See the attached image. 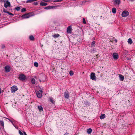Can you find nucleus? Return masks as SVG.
I'll list each match as a JSON object with an SVG mask.
<instances>
[{
  "label": "nucleus",
  "mask_w": 135,
  "mask_h": 135,
  "mask_svg": "<svg viewBox=\"0 0 135 135\" xmlns=\"http://www.w3.org/2000/svg\"><path fill=\"white\" fill-rule=\"evenodd\" d=\"M92 131V129L91 128H89L88 129L86 132L87 133L89 134H90Z\"/></svg>",
  "instance_id": "obj_19"
},
{
  "label": "nucleus",
  "mask_w": 135,
  "mask_h": 135,
  "mask_svg": "<svg viewBox=\"0 0 135 135\" xmlns=\"http://www.w3.org/2000/svg\"><path fill=\"white\" fill-rule=\"evenodd\" d=\"M60 2L59 0H56L54 1H53L54 2Z\"/></svg>",
  "instance_id": "obj_38"
},
{
  "label": "nucleus",
  "mask_w": 135,
  "mask_h": 135,
  "mask_svg": "<svg viewBox=\"0 0 135 135\" xmlns=\"http://www.w3.org/2000/svg\"><path fill=\"white\" fill-rule=\"evenodd\" d=\"M9 121H10L13 124V122L10 119H9Z\"/></svg>",
  "instance_id": "obj_43"
},
{
  "label": "nucleus",
  "mask_w": 135,
  "mask_h": 135,
  "mask_svg": "<svg viewBox=\"0 0 135 135\" xmlns=\"http://www.w3.org/2000/svg\"><path fill=\"white\" fill-rule=\"evenodd\" d=\"M0 124H1V125L3 126V127H4V123L2 121H0Z\"/></svg>",
  "instance_id": "obj_30"
},
{
  "label": "nucleus",
  "mask_w": 135,
  "mask_h": 135,
  "mask_svg": "<svg viewBox=\"0 0 135 135\" xmlns=\"http://www.w3.org/2000/svg\"><path fill=\"white\" fill-rule=\"evenodd\" d=\"M113 58L115 60H117L118 59V54L117 53H113Z\"/></svg>",
  "instance_id": "obj_7"
},
{
  "label": "nucleus",
  "mask_w": 135,
  "mask_h": 135,
  "mask_svg": "<svg viewBox=\"0 0 135 135\" xmlns=\"http://www.w3.org/2000/svg\"><path fill=\"white\" fill-rule=\"evenodd\" d=\"M129 14V12L127 11H125L122 13V15L123 17H126L128 16Z\"/></svg>",
  "instance_id": "obj_4"
},
{
  "label": "nucleus",
  "mask_w": 135,
  "mask_h": 135,
  "mask_svg": "<svg viewBox=\"0 0 135 135\" xmlns=\"http://www.w3.org/2000/svg\"><path fill=\"white\" fill-rule=\"evenodd\" d=\"M49 100L52 103H54L55 102L54 100H53V98L52 97H50L49 98Z\"/></svg>",
  "instance_id": "obj_14"
},
{
  "label": "nucleus",
  "mask_w": 135,
  "mask_h": 135,
  "mask_svg": "<svg viewBox=\"0 0 135 135\" xmlns=\"http://www.w3.org/2000/svg\"><path fill=\"white\" fill-rule=\"evenodd\" d=\"M34 65L35 66L37 67H38V63L36 62H35L34 63Z\"/></svg>",
  "instance_id": "obj_28"
},
{
  "label": "nucleus",
  "mask_w": 135,
  "mask_h": 135,
  "mask_svg": "<svg viewBox=\"0 0 135 135\" xmlns=\"http://www.w3.org/2000/svg\"><path fill=\"white\" fill-rule=\"evenodd\" d=\"M129 0V1L131 2H133L135 1V0Z\"/></svg>",
  "instance_id": "obj_42"
},
{
  "label": "nucleus",
  "mask_w": 135,
  "mask_h": 135,
  "mask_svg": "<svg viewBox=\"0 0 135 135\" xmlns=\"http://www.w3.org/2000/svg\"><path fill=\"white\" fill-rule=\"evenodd\" d=\"M19 133L20 135H23V133L20 130L19 131Z\"/></svg>",
  "instance_id": "obj_36"
},
{
  "label": "nucleus",
  "mask_w": 135,
  "mask_h": 135,
  "mask_svg": "<svg viewBox=\"0 0 135 135\" xmlns=\"http://www.w3.org/2000/svg\"><path fill=\"white\" fill-rule=\"evenodd\" d=\"M114 41H115V42H117V40L116 39L115 40H114Z\"/></svg>",
  "instance_id": "obj_45"
},
{
  "label": "nucleus",
  "mask_w": 135,
  "mask_h": 135,
  "mask_svg": "<svg viewBox=\"0 0 135 135\" xmlns=\"http://www.w3.org/2000/svg\"><path fill=\"white\" fill-rule=\"evenodd\" d=\"M83 23L84 24H86V22L85 20V19L83 18Z\"/></svg>",
  "instance_id": "obj_34"
},
{
  "label": "nucleus",
  "mask_w": 135,
  "mask_h": 135,
  "mask_svg": "<svg viewBox=\"0 0 135 135\" xmlns=\"http://www.w3.org/2000/svg\"><path fill=\"white\" fill-rule=\"evenodd\" d=\"M38 108L40 112H41L43 111V108L41 106H38Z\"/></svg>",
  "instance_id": "obj_13"
},
{
  "label": "nucleus",
  "mask_w": 135,
  "mask_h": 135,
  "mask_svg": "<svg viewBox=\"0 0 135 135\" xmlns=\"http://www.w3.org/2000/svg\"><path fill=\"white\" fill-rule=\"evenodd\" d=\"M19 78L22 81L25 80L26 78V76L23 74L20 75H19Z\"/></svg>",
  "instance_id": "obj_2"
},
{
  "label": "nucleus",
  "mask_w": 135,
  "mask_h": 135,
  "mask_svg": "<svg viewBox=\"0 0 135 135\" xmlns=\"http://www.w3.org/2000/svg\"><path fill=\"white\" fill-rule=\"evenodd\" d=\"M23 133H24L25 135H27L26 133V132H24Z\"/></svg>",
  "instance_id": "obj_44"
},
{
  "label": "nucleus",
  "mask_w": 135,
  "mask_h": 135,
  "mask_svg": "<svg viewBox=\"0 0 135 135\" xmlns=\"http://www.w3.org/2000/svg\"><path fill=\"white\" fill-rule=\"evenodd\" d=\"M34 4L35 5H37L38 4V3L37 2H34Z\"/></svg>",
  "instance_id": "obj_40"
},
{
  "label": "nucleus",
  "mask_w": 135,
  "mask_h": 135,
  "mask_svg": "<svg viewBox=\"0 0 135 135\" xmlns=\"http://www.w3.org/2000/svg\"><path fill=\"white\" fill-rule=\"evenodd\" d=\"M52 8H53L52 6H48V7H46L45 8L47 9H48Z\"/></svg>",
  "instance_id": "obj_26"
},
{
  "label": "nucleus",
  "mask_w": 135,
  "mask_h": 135,
  "mask_svg": "<svg viewBox=\"0 0 135 135\" xmlns=\"http://www.w3.org/2000/svg\"><path fill=\"white\" fill-rule=\"evenodd\" d=\"M1 48L2 49H3L5 48V46L4 44H2V45Z\"/></svg>",
  "instance_id": "obj_37"
},
{
  "label": "nucleus",
  "mask_w": 135,
  "mask_h": 135,
  "mask_svg": "<svg viewBox=\"0 0 135 135\" xmlns=\"http://www.w3.org/2000/svg\"><path fill=\"white\" fill-rule=\"evenodd\" d=\"M37 0H27L26 2L27 3H31L34 1H36Z\"/></svg>",
  "instance_id": "obj_22"
},
{
  "label": "nucleus",
  "mask_w": 135,
  "mask_h": 135,
  "mask_svg": "<svg viewBox=\"0 0 135 135\" xmlns=\"http://www.w3.org/2000/svg\"><path fill=\"white\" fill-rule=\"evenodd\" d=\"M98 72V73H100L99 72Z\"/></svg>",
  "instance_id": "obj_48"
},
{
  "label": "nucleus",
  "mask_w": 135,
  "mask_h": 135,
  "mask_svg": "<svg viewBox=\"0 0 135 135\" xmlns=\"http://www.w3.org/2000/svg\"><path fill=\"white\" fill-rule=\"evenodd\" d=\"M11 91L12 92H15L17 90V89L16 86H13L11 87Z\"/></svg>",
  "instance_id": "obj_10"
},
{
  "label": "nucleus",
  "mask_w": 135,
  "mask_h": 135,
  "mask_svg": "<svg viewBox=\"0 0 135 135\" xmlns=\"http://www.w3.org/2000/svg\"><path fill=\"white\" fill-rule=\"evenodd\" d=\"M53 0H44L46 2H47L50 1H52Z\"/></svg>",
  "instance_id": "obj_35"
},
{
  "label": "nucleus",
  "mask_w": 135,
  "mask_h": 135,
  "mask_svg": "<svg viewBox=\"0 0 135 135\" xmlns=\"http://www.w3.org/2000/svg\"><path fill=\"white\" fill-rule=\"evenodd\" d=\"M64 96L66 98L68 99L69 97V94L68 91L64 93Z\"/></svg>",
  "instance_id": "obj_9"
},
{
  "label": "nucleus",
  "mask_w": 135,
  "mask_h": 135,
  "mask_svg": "<svg viewBox=\"0 0 135 135\" xmlns=\"http://www.w3.org/2000/svg\"><path fill=\"white\" fill-rule=\"evenodd\" d=\"M10 3L8 1H6L4 2V6L6 8H7L8 7H10Z\"/></svg>",
  "instance_id": "obj_5"
},
{
  "label": "nucleus",
  "mask_w": 135,
  "mask_h": 135,
  "mask_svg": "<svg viewBox=\"0 0 135 135\" xmlns=\"http://www.w3.org/2000/svg\"><path fill=\"white\" fill-rule=\"evenodd\" d=\"M114 2L115 3L118 4H119L120 3V0H114Z\"/></svg>",
  "instance_id": "obj_20"
},
{
  "label": "nucleus",
  "mask_w": 135,
  "mask_h": 135,
  "mask_svg": "<svg viewBox=\"0 0 135 135\" xmlns=\"http://www.w3.org/2000/svg\"><path fill=\"white\" fill-rule=\"evenodd\" d=\"M42 80L43 81H44L45 80L46 76L45 75H42Z\"/></svg>",
  "instance_id": "obj_17"
},
{
  "label": "nucleus",
  "mask_w": 135,
  "mask_h": 135,
  "mask_svg": "<svg viewBox=\"0 0 135 135\" xmlns=\"http://www.w3.org/2000/svg\"><path fill=\"white\" fill-rule=\"evenodd\" d=\"M71 26L68 27L67 29V32L69 33H70L71 31Z\"/></svg>",
  "instance_id": "obj_11"
},
{
  "label": "nucleus",
  "mask_w": 135,
  "mask_h": 135,
  "mask_svg": "<svg viewBox=\"0 0 135 135\" xmlns=\"http://www.w3.org/2000/svg\"><path fill=\"white\" fill-rule=\"evenodd\" d=\"M40 5L41 6H46L47 5V4L44 2H41L40 3Z\"/></svg>",
  "instance_id": "obj_15"
},
{
  "label": "nucleus",
  "mask_w": 135,
  "mask_h": 135,
  "mask_svg": "<svg viewBox=\"0 0 135 135\" xmlns=\"http://www.w3.org/2000/svg\"><path fill=\"white\" fill-rule=\"evenodd\" d=\"M90 79L93 80H95L96 77L95 76V74L94 73H92L90 74Z\"/></svg>",
  "instance_id": "obj_1"
},
{
  "label": "nucleus",
  "mask_w": 135,
  "mask_h": 135,
  "mask_svg": "<svg viewBox=\"0 0 135 135\" xmlns=\"http://www.w3.org/2000/svg\"><path fill=\"white\" fill-rule=\"evenodd\" d=\"M15 9L17 11H19L20 9V8L19 7H18L15 8Z\"/></svg>",
  "instance_id": "obj_33"
},
{
  "label": "nucleus",
  "mask_w": 135,
  "mask_h": 135,
  "mask_svg": "<svg viewBox=\"0 0 135 135\" xmlns=\"http://www.w3.org/2000/svg\"><path fill=\"white\" fill-rule=\"evenodd\" d=\"M5 71L6 72H9L10 70V67L8 66H7L5 67Z\"/></svg>",
  "instance_id": "obj_8"
},
{
  "label": "nucleus",
  "mask_w": 135,
  "mask_h": 135,
  "mask_svg": "<svg viewBox=\"0 0 135 135\" xmlns=\"http://www.w3.org/2000/svg\"><path fill=\"white\" fill-rule=\"evenodd\" d=\"M26 11V9L25 8H23L21 9V12H24Z\"/></svg>",
  "instance_id": "obj_31"
},
{
  "label": "nucleus",
  "mask_w": 135,
  "mask_h": 135,
  "mask_svg": "<svg viewBox=\"0 0 135 135\" xmlns=\"http://www.w3.org/2000/svg\"><path fill=\"white\" fill-rule=\"evenodd\" d=\"M95 41H93L91 43V47H95Z\"/></svg>",
  "instance_id": "obj_23"
},
{
  "label": "nucleus",
  "mask_w": 135,
  "mask_h": 135,
  "mask_svg": "<svg viewBox=\"0 0 135 135\" xmlns=\"http://www.w3.org/2000/svg\"><path fill=\"white\" fill-rule=\"evenodd\" d=\"M119 80L121 81H123V80L124 78V76L120 74L119 75Z\"/></svg>",
  "instance_id": "obj_12"
},
{
  "label": "nucleus",
  "mask_w": 135,
  "mask_h": 135,
  "mask_svg": "<svg viewBox=\"0 0 135 135\" xmlns=\"http://www.w3.org/2000/svg\"><path fill=\"white\" fill-rule=\"evenodd\" d=\"M30 17L29 14H25L22 16V17L23 19L28 18Z\"/></svg>",
  "instance_id": "obj_6"
},
{
  "label": "nucleus",
  "mask_w": 135,
  "mask_h": 135,
  "mask_svg": "<svg viewBox=\"0 0 135 135\" xmlns=\"http://www.w3.org/2000/svg\"><path fill=\"white\" fill-rule=\"evenodd\" d=\"M59 0L60 2H61V1H63V0Z\"/></svg>",
  "instance_id": "obj_47"
},
{
  "label": "nucleus",
  "mask_w": 135,
  "mask_h": 135,
  "mask_svg": "<svg viewBox=\"0 0 135 135\" xmlns=\"http://www.w3.org/2000/svg\"><path fill=\"white\" fill-rule=\"evenodd\" d=\"M39 81L40 82H41V80L40 79H39Z\"/></svg>",
  "instance_id": "obj_46"
},
{
  "label": "nucleus",
  "mask_w": 135,
  "mask_h": 135,
  "mask_svg": "<svg viewBox=\"0 0 135 135\" xmlns=\"http://www.w3.org/2000/svg\"><path fill=\"white\" fill-rule=\"evenodd\" d=\"M3 11L4 12L7 13V12L6 11V10L5 9H3Z\"/></svg>",
  "instance_id": "obj_39"
},
{
  "label": "nucleus",
  "mask_w": 135,
  "mask_h": 135,
  "mask_svg": "<svg viewBox=\"0 0 135 135\" xmlns=\"http://www.w3.org/2000/svg\"><path fill=\"white\" fill-rule=\"evenodd\" d=\"M105 117V115L104 114H102L100 116V119L104 118Z\"/></svg>",
  "instance_id": "obj_21"
},
{
  "label": "nucleus",
  "mask_w": 135,
  "mask_h": 135,
  "mask_svg": "<svg viewBox=\"0 0 135 135\" xmlns=\"http://www.w3.org/2000/svg\"><path fill=\"white\" fill-rule=\"evenodd\" d=\"M127 41L129 44L130 45L133 42L132 39L130 38L128 39Z\"/></svg>",
  "instance_id": "obj_16"
},
{
  "label": "nucleus",
  "mask_w": 135,
  "mask_h": 135,
  "mask_svg": "<svg viewBox=\"0 0 135 135\" xmlns=\"http://www.w3.org/2000/svg\"><path fill=\"white\" fill-rule=\"evenodd\" d=\"M1 128H0V130H1Z\"/></svg>",
  "instance_id": "obj_49"
},
{
  "label": "nucleus",
  "mask_w": 135,
  "mask_h": 135,
  "mask_svg": "<svg viewBox=\"0 0 135 135\" xmlns=\"http://www.w3.org/2000/svg\"><path fill=\"white\" fill-rule=\"evenodd\" d=\"M69 134V133H68L66 132V133H65L64 134V135H68Z\"/></svg>",
  "instance_id": "obj_41"
},
{
  "label": "nucleus",
  "mask_w": 135,
  "mask_h": 135,
  "mask_svg": "<svg viewBox=\"0 0 135 135\" xmlns=\"http://www.w3.org/2000/svg\"><path fill=\"white\" fill-rule=\"evenodd\" d=\"M7 13H8V14H9L10 15H11L12 16H13L14 15L13 14L9 12H7Z\"/></svg>",
  "instance_id": "obj_32"
},
{
  "label": "nucleus",
  "mask_w": 135,
  "mask_h": 135,
  "mask_svg": "<svg viewBox=\"0 0 135 135\" xmlns=\"http://www.w3.org/2000/svg\"><path fill=\"white\" fill-rule=\"evenodd\" d=\"M29 38L30 40H33L34 38L33 36L32 35L30 36Z\"/></svg>",
  "instance_id": "obj_27"
},
{
  "label": "nucleus",
  "mask_w": 135,
  "mask_h": 135,
  "mask_svg": "<svg viewBox=\"0 0 135 135\" xmlns=\"http://www.w3.org/2000/svg\"><path fill=\"white\" fill-rule=\"evenodd\" d=\"M42 91L41 90H40L38 91L36 93L37 96L39 98L41 97L42 95Z\"/></svg>",
  "instance_id": "obj_3"
},
{
  "label": "nucleus",
  "mask_w": 135,
  "mask_h": 135,
  "mask_svg": "<svg viewBox=\"0 0 135 135\" xmlns=\"http://www.w3.org/2000/svg\"><path fill=\"white\" fill-rule=\"evenodd\" d=\"M60 36V35L58 34H55L52 35V36L54 38H56Z\"/></svg>",
  "instance_id": "obj_18"
},
{
  "label": "nucleus",
  "mask_w": 135,
  "mask_h": 135,
  "mask_svg": "<svg viewBox=\"0 0 135 135\" xmlns=\"http://www.w3.org/2000/svg\"><path fill=\"white\" fill-rule=\"evenodd\" d=\"M31 83L33 84H34L35 83V80L34 78L32 79L31 80Z\"/></svg>",
  "instance_id": "obj_25"
},
{
  "label": "nucleus",
  "mask_w": 135,
  "mask_h": 135,
  "mask_svg": "<svg viewBox=\"0 0 135 135\" xmlns=\"http://www.w3.org/2000/svg\"><path fill=\"white\" fill-rule=\"evenodd\" d=\"M69 74L70 76H72L74 74V73L73 71H70Z\"/></svg>",
  "instance_id": "obj_29"
},
{
  "label": "nucleus",
  "mask_w": 135,
  "mask_h": 135,
  "mask_svg": "<svg viewBox=\"0 0 135 135\" xmlns=\"http://www.w3.org/2000/svg\"><path fill=\"white\" fill-rule=\"evenodd\" d=\"M116 9L115 8H113L112 9V12L113 13H115L116 12Z\"/></svg>",
  "instance_id": "obj_24"
}]
</instances>
